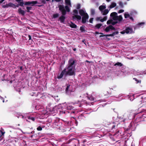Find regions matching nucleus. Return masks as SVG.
<instances>
[{"label":"nucleus","instance_id":"f257e3e1","mask_svg":"<svg viewBox=\"0 0 146 146\" xmlns=\"http://www.w3.org/2000/svg\"><path fill=\"white\" fill-rule=\"evenodd\" d=\"M76 62V60L73 58L69 59L67 66L62 72L60 75L58 76V79L62 78L64 75L72 76L75 75V63Z\"/></svg>","mask_w":146,"mask_h":146},{"label":"nucleus","instance_id":"f03ea898","mask_svg":"<svg viewBox=\"0 0 146 146\" xmlns=\"http://www.w3.org/2000/svg\"><path fill=\"white\" fill-rule=\"evenodd\" d=\"M117 15V13L115 12L111 13L110 16L111 17L112 19L108 20L107 22V24H111L112 25H114L117 23L118 22L121 21L123 19L122 16L120 15L118 16Z\"/></svg>","mask_w":146,"mask_h":146},{"label":"nucleus","instance_id":"7ed1b4c3","mask_svg":"<svg viewBox=\"0 0 146 146\" xmlns=\"http://www.w3.org/2000/svg\"><path fill=\"white\" fill-rule=\"evenodd\" d=\"M59 7V10L61 11L62 15L59 17V20L61 23H64L65 19V17L64 15L66 14V11L63 5H60Z\"/></svg>","mask_w":146,"mask_h":146},{"label":"nucleus","instance_id":"20e7f679","mask_svg":"<svg viewBox=\"0 0 146 146\" xmlns=\"http://www.w3.org/2000/svg\"><path fill=\"white\" fill-rule=\"evenodd\" d=\"M134 31H133V28L131 27H127L125 29L120 32V33L122 34L125 33L127 34H130L134 33Z\"/></svg>","mask_w":146,"mask_h":146},{"label":"nucleus","instance_id":"39448f33","mask_svg":"<svg viewBox=\"0 0 146 146\" xmlns=\"http://www.w3.org/2000/svg\"><path fill=\"white\" fill-rule=\"evenodd\" d=\"M73 16L72 17L74 19H77L78 20H80L81 19V17L80 15H78V11L76 10H74L73 11Z\"/></svg>","mask_w":146,"mask_h":146},{"label":"nucleus","instance_id":"423d86ee","mask_svg":"<svg viewBox=\"0 0 146 146\" xmlns=\"http://www.w3.org/2000/svg\"><path fill=\"white\" fill-rule=\"evenodd\" d=\"M37 3V2L36 1H32L26 2L24 4L25 5H31L33 6L34 5L36 4Z\"/></svg>","mask_w":146,"mask_h":146},{"label":"nucleus","instance_id":"0eeeda50","mask_svg":"<svg viewBox=\"0 0 146 146\" xmlns=\"http://www.w3.org/2000/svg\"><path fill=\"white\" fill-rule=\"evenodd\" d=\"M79 13L82 16L88 15L87 13H86V11L82 9L79 10Z\"/></svg>","mask_w":146,"mask_h":146},{"label":"nucleus","instance_id":"6e6552de","mask_svg":"<svg viewBox=\"0 0 146 146\" xmlns=\"http://www.w3.org/2000/svg\"><path fill=\"white\" fill-rule=\"evenodd\" d=\"M114 29V28L111 25H109V26L107 27L105 30L106 32H108L111 30Z\"/></svg>","mask_w":146,"mask_h":146},{"label":"nucleus","instance_id":"1a4fd4ad","mask_svg":"<svg viewBox=\"0 0 146 146\" xmlns=\"http://www.w3.org/2000/svg\"><path fill=\"white\" fill-rule=\"evenodd\" d=\"M88 15H86L82 16V22L83 23H85L86 22L87 20L88 19Z\"/></svg>","mask_w":146,"mask_h":146},{"label":"nucleus","instance_id":"9d476101","mask_svg":"<svg viewBox=\"0 0 146 146\" xmlns=\"http://www.w3.org/2000/svg\"><path fill=\"white\" fill-rule=\"evenodd\" d=\"M101 19L100 17H97L96 20L97 21H100L101 22H103L104 21H106L107 19V17L106 16L104 17L103 19Z\"/></svg>","mask_w":146,"mask_h":146},{"label":"nucleus","instance_id":"9b49d317","mask_svg":"<svg viewBox=\"0 0 146 146\" xmlns=\"http://www.w3.org/2000/svg\"><path fill=\"white\" fill-rule=\"evenodd\" d=\"M109 10L108 9H106L104 11H103L101 12L102 15H106L109 12Z\"/></svg>","mask_w":146,"mask_h":146},{"label":"nucleus","instance_id":"f8f14e48","mask_svg":"<svg viewBox=\"0 0 146 146\" xmlns=\"http://www.w3.org/2000/svg\"><path fill=\"white\" fill-rule=\"evenodd\" d=\"M18 12L19 14H21L23 15H24L25 13V11L22 10L21 8H19L18 9Z\"/></svg>","mask_w":146,"mask_h":146},{"label":"nucleus","instance_id":"ddd939ff","mask_svg":"<svg viewBox=\"0 0 146 146\" xmlns=\"http://www.w3.org/2000/svg\"><path fill=\"white\" fill-rule=\"evenodd\" d=\"M106 8V7L105 5H101L99 7V9L101 12H102Z\"/></svg>","mask_w":146,"mask_h":146},{"label":"nucleus","instance_id":"4468645a","mask_svg":"<svg viewBox=\"0 0 146 146\" xmlns=\"http://www.w3.org/2000/svg\"><path fill=\"white\" fill-rule=\"evenodd\" d=\"M17 2L19 3V5L21 6H23L24 3L23 1V0H15Z\"/></svg>","mask_w":146,"mask_h":146},{"label":"nucleus","instance_id":"2eb2a0df","mask_svg":"<svg viewBox=\"0 0 146 146\" xmlns=\"http://www.w3.org/2000/svg\"><path fill=\"white\" fill-rule=\"evenodd\" d=\"M116 5V4L114 2H112L111 3V5L109 6V8L110 9H111L115 7Z\"/></svg>","mask_w":146,"mask_h":146},{"label":"nucleus","instance_id":"dca6fc26","mask_svg":"<svg viewBox=\"0 0 146 146\" xmlns=\"http://www.w3.org/2000/svg\"><path fill=\"white\" fill-rule=\"evenodd\" d=\"M8 4V7H12L13 8H15L16 7H18V6H16L14 4L11 3H9Z\"/></svg>","mask_w":146,"mask_h":146},{"label":"nucleus","instance_id":"f3484780","mask_svg":"<svg viewBox=\"0 0 146 146\" xmlns=\"http://www.w3.org/2000/svg\"><path fill=\"white\" fill-rule=\"evenodd\" d=\"M65 2L66 5L71 7L70 0H65Z\"/></svg>","mask_w":146,"mask_h":146},{"label":"nucleus","instance_id":"a211bd4d","mask_svg":"<svg viewBox=\"0 0 146 146\" xmlns=\"http://www.w3.org/2000/svg\"><path fill=\"white\" fill-rule=\"evenodd\" d=\"M70 26L72 28H76V25L75 24H74L73 23H71L70 24Z\"/></svg>","mask_w":146,"mask_h":146},{"label":"nucleus","instance_id":"6ab92c4d","mask_svg":"<svg viewBox=\"0 0 146 146\" xmlns=\"http://www.w3.org/2000/svg\"><path fill=\"white\" fill-rule=\"evenodd\" d=\"M124 17L125 19H127L130 17V15L127 12H126L124 14Z\"/></svg>","mask_w":146,"mask_h":146},{"label":"nucleus","instance_id":"aec40b11","mask_svg":"<svg viewBox=\"0 0 146 146\" xmlns=\"http://www.w3.org/2000/svg\"><path fill=\"white\" fill-rule=\"evenodd\" d=\"M102 25V24H98L95 26V27L97 29H99L100 28Z\"/></svg>","mask_w":146,"mask_h":146},{"label":"nucleus","instance_id":"412c9836","mask_svg":"<svg viewBox=\"0 0 146 146\" xmlns=\"http://www.w3.org/2000/svg\"><path fill=\"white\" fill-rule=\"evenodd\" d=\"M91 14L92 15H94L95 14V10L94 9H92L90 10Z\"/></svg>","mask_w":146,"mask_h":146},{"label":"nucleus","instance_id":"4be33fe9","mask_svg":"<svg viewBox=\"0 0 146 146\" xmlns=\"http://www.w3.org/2000/svg\"><path fill=\"white\" fill-rule=\"evenodd\" d=\"M64 8L66 9V11L68 12H69L70 11V9L68 6H66Z\"/></svg>","mask_w":146,"mask_h":146},{"label":"nucleus","instance_id":"5701e85b","mask_svg":"<svg viewBox=\"0 0 146 146\" xmlns=\"http://www.w3.org/2000/svg\"><path fill=\"white\" fill-rule=\"evenodd\" d=\"M116 65L119 66H121L122 65V64L120 62H117L116 63L114 64V66H116Z\"/></svg>","mask_w":146,"mask_h":146},{"label":"nucleus","instance_id":"b1692460","mask_svg":"<svg viewBox=\"0 0 146 146\" xmlns=\"http://www.w3.org/2000/svg\"><path fill=\"white\" fill-rule=\"evenodd\" d=\"M114 36L113 35V33H112V34H110V35H104V36ZM102 36H100V37H101Z\"/></svg>","mask_w":146,"mask_h":146},{"label":"nucleus","instance_id":"393cba45","mask_svg":"<svg viewBox=\"0 0 146 146\" xmlns=\"http://www.w3.org/2000/svg\"><path fill=\"white\" fill-rule=\"evenodd\" d=\"M119 6L121 7V8H123V3L121 1H119L118 3Z\"/></svg>","mask_w":146,"mask_h":146},{"label":"nucleus","instance_id":"a878e982","mask_svg":"<svg viewBox=\"0 0 146 146\" xmlns=\"http://www.w3.org/2000/svg\"><path fill=\"white\" fill-rule=\"evenodd\" d=\"M87 97L88 99L90 100L93 101V100H94V98L92 97V96H90V97H89V96H87Z\"/></svg>","mask_w":146,"mask_h":146},{"label":"nucleus","instance_id":"bb28decb","mask_svg":"<svg viewBox=\"0 0 146 146\" xmlns=\"http://www.w3.org/2000/svg\"><path fill=\"white\" fill-rule=\"evenodd\" d=\"M53 17L54 18H56L58 17L59 16V14H53Z\"/></svg>","mask_w":146,"mask_h":146},{"label":"nucleus","instance_id":"cd10ccee","mask_svg":"<svg viewBox=\"0 0 146 146\" xmlns=\"http://www.w3.org/2000/svg\"><path fill=\"white\" fill-rule=\"evenodd\" d=\"M80 30L82 31H85V28L84 26H82L80 27Z\"/></svg>","mask_w":146,"mask_h":146},{"label":"nucleus","instance_id":"c85d7f7f","mask_svg":"<svg viewBox=\"0 0 146 146\" xmlns=\"http://www.w3.org/2000/svg\"><path fill=\"white\" fill-rule=\"evenodd\" d=\"M26 8L27 10V12H29V10H31L32 8V7H27Z\"/></svg>","mask_w":146,"mask_h":146},{"label":"nucleus","instance_id":"c756f323","mask_svg":"<svg viewBox=\"0 0 146 146\" xmlns=\"http://www.w3.org/2000/svg\"><path fill=\"white\" fill-rule=\"evenodd\" d=\"M70 87V85H69L67 86L66 89V92H68L69 91H70V90L69 89V88Z\"/></svg>","mask_w":146,"mask_h":146},{"label":"nucleus","instance_id":"7c9ffc66","mask_svg":"<svg viewBox=\"0 0 146 146\" xmlns=\"http://www.w3.org/2000/svg\"><path fill=\"white\" fill-rule=\"evenodd\" d=\"M27 118L28 119L31 120H32L33 121H34L35 120V119L33 117H30L29 116V117H28Z\"/></svg>","mask_w":146,"mask_h":146},{"label":"nucleus","instance_id":"2f4dec72","mask_svg":"<svg viewBox=\"0 0 146 146\" xmlns=\"http://www.w3.org/2000/svg\"><path fill=\"white\" fill-rule=\"evenodd\" d=\"M66 108L68 110H71L72 108V107L70 106H68Z\"/></svg>","mask_w":146,"mask_h":146},{"label":"nucleus","instance_id":"473e14b6","mask_svg":"<svg viewBox=\"0 0 146 146\" xmlns=\"http://www.w3.org/2000/svg\"><path fill=\"white\" fill-rule=\"evenodd\" d=\"M2 7L3 8H8V4H6V5H3L2 6Z\"/></svg>","mask_w":146,"mask_h":146},{"label":"nucleus","instance_id":"72a5a7b5","mask_svg":"<svg viewBox=\"0 0 146 146\" xmlns=\"http://www.w3.org/2000/svg\"><path fill=\"white\" fill-rule=\"evenodd\" d=\"M80 7V4H77L76 7V8L77 9H79Z\"/></svg>","mask_w":146,"mask_h":146},{"label":"nucleus","instance_id":"f704fd0d","mask_svg":"<svg viewBox=\"0 0 146 146\" xmlns=\"http://www.w3.org/2000/svg\"><path fill=\"white\" fill-rule=\"evenodd\" d=\"M37 129L38 131H41L42 130V128L40 126H39L37 128Z\"/></svg>","mask_w":146,"mask_h":146},{"label":"nucleus","instance_id":"c9c22d12","mask_svg":"<svg viewBox=\"0 0 146 146\" xmlns=\"http://www.w3.org/2000/svg\"><path fill=\"white\" fill-rule=\"evenodd\" d=\"M124 10L121 9V10H120L118 12V13H123V12H124Z\"/></svg>","mask_w":146,"mask_h":146},{"label":"nucleus","instance_id":"e433bc0d","mask_svg":"<svg viewBox=\"0 0 146 146\" xmlns=\"http://www.w3.org/2000/svg\"><path fill=\"white\" fill-rule=\"evenodd\" d=\"M41 2L44 4L46 3V1L45 0H41Z\"/></svg>","mask_w":146,"mask_h":146},{"label":"nucleus","instance_id":"4c0bfd02","mask_svg":"<svg viewBox=\"0 0 146 146\" xmlns=\"http://www.w3.org/2000/svg\"><path fill=\"white\" fill-rule=\"evenodd\" d=\"M93 20V18H91V19H90V20H89L90 23H92Z\"/></svg>","mask_w":146,"mask_h":146},{"label":"nucleus","instance_id":"58836bf2","mask_svg":"<svg viewBox=\"0 0 146 146\" xmlns=\"http://www.w3.org/2000/svg\"><path fill=\"white\" fill-rule=\"evenodd\" d=\"M118 32H114L113 33V35L114 36L115 35H117L118 34Z\"/></svg>","mask_w":146,"mask_h":146},{"label":"nucleus","instance_id":"ea45409f","mask_svg":"<svg viewBox=\"0 0 146 146\" xmlns=\"http://www.w3.org/2000/svg\"><path fill=\"white\" fill-rule=\"evenodd\" d=\"M134 13H135V14H137V12L135 11H134L131 12V14L133 15Z\"/></svg>","mask_w":146,"mask_h":146},{"label":"nucleus","instance_id":"a19ab883","mask_svg":"<svg viewBox=\"0 0 146 146\" xmlns=\"http://www.w3.org/2000/svg\"><path fill=\"white\" fill-rule=\"evenodd\" d=\"M28 37H29V40H31V36L30 35H28Z\"/></svg>","mask_w":146,"mask_h":146},{"label":"nucleus","instance_id":"79ce46f5","mask_svg":"<svg viewBox=\"0 0 146 146\" xmlns=\"http://www.w3.org/2000/svg\"><path fill=\"white\" fill-rule=\"evenodd\" d=\"M1 134H2V135H3L5 133V132H2V131H1Z\"/></svg>","mask_w":146,"mask_h":146},{"label":"nucleus","instance_id":"37998d69","mask_svg":"<svg viewBox=\"0 0 146 146\" xmlns=\"http://www.w3.org/2000/svg\"><path fill=\"white\" fill-rule=\"evenodd\" d=\"M5 0H1L0 1V3H2Z\"/></svg>","mask_w":146,"mask_h":146},{"label":"nucleus","instance_id":"c03bdc74","mask_svg":"<svg viewBox=\"0 0 146 146\" xmlns=\"http://www.w3.org/2000/svg\"><path fill=\"white\" fill-rule=\"evenodd\" d=\"M144 24V23H139V25H140L141 24H143V25Z\"/></svg>","mask_w":146,"mask_h":146},{"label":"nucleus","instance_id":"a18cd8bd","mask_svg":"<svg viewBox=\"0 0 146 146\" xmlns=\"http://www.w3.org/2000/svg\"><path fill=\"white\" fill-rule=\"evenodd\" d=\"M129 18L131 19L132 20H133V18L132 17H129Z\"/></svg>","mask_w":146,"mask_h":146},{"label":"nucleus","instance_id":"49530a36","mask_svg":"<svg viewBox=\"0 0 146 146\" xmlns=\"http://www.w3.org/2000/svg\"><path fill=\"white\" fill-rule=\"evenodd\" d=\"M143 73L145 74H146V70L143 72Z\"/></svg>","mask_w":146,"mask_h":146},{"label":"nucleus","instance_id":"de8ad7c7","mask_svg":"<svg viewBox=\"0 0 146 146\" xmlns=\"http://www.w3.org/2000/svg\"><path fill=\"white\" fill-rule=\"evenodd\" d=\"M96 33L97 34H99V32H96Z\"/></svg>","mask_w":146,"mask_h":146},{"label":"nucleus","instance_id":"09e8293b","mask_svg":"<svg viewBox=\"0 0 146 146\" xmlns=\"http://www.w3.org/2000/svg\"><path fill=\"white\" fill-rule=\"evenodd\" d=\"M107 1L109 2L110 1V0H106Z\"/></svg>","mask_w":146,"mask_h":146},{"label":"nucleus","instance_id":"8fccbe9b","mask_svg":"<svg viewBox=\"0 0 146 146\" xmlns=\"http://www.w3.org/2000/svg\"><path fill=\"white\" fill-rule=\"evenodd\" d=\"M73 50L74 51H75L76 50V48H74L73 49Z\"/></svg>","mask_w":146,"mask_h":146},{"label":"nucleus","instance_id":"3c124183","mask_svg":"<svg viewBox=\"0 0 146 146\" xmlns=\"http://www.w3.org/2000/svg\"><path fill=\"white\" fill-rule=\"evenodd\" d=\"M134 79L135 80V81H137V79L135 78H134Z\"/></svg>","mask_w":146,"mask_h":146},{"label":"nucleus","instance_id":"603ef678","mask_svg":"<svg viewBox=\"0 0 146 146\" xmlns=\"http://www.w3.org/2000/svg\"><path fill=\"white\" fill-rule=\"evenodd\" d=\"M100 34H101V35H103L104 34H103V33H100Z\"/></svg>","mask_w":146,"mask_h":146},{"label":"nucleus","instance_id":"864d4df0","mask_svg":"<svg viewBox=\"0 0 146 146\" xmlns=\"http://www.w3.org/2000/svg\"><path fill=\"white\" fill-rule=\"evenodd\" d=\"M49 0H46V1H48Z\"/></svg>","mask_w":146,"mask_h":146},{"label":"nucleus","instance_id":"5fc2aeb1","mask_svg":"<svg viewBox=\"0 0 146 146\" xmlns=\"http://www.w3.org/2000/svg\"><path fill=\"white\" fill-rule=\"evenodd\" d=\"M3 102H4V100H3Z\"/></svg>","mask_w":146,"mask_h":146},{"label":"nucleus","instance_id":"6e6d98bb","mask_svg":"<svg viewBox=\"0 0 146 146\" xmlns=\"http://www.w3.org/2000/svg\"><path fill=\"white\" fill-rule=\"evenodd\" d=\"M23 117H24L23 116H22V118H23Z\"/></svg>","mask_w":146,"mask_h":146},{"label":"nucleus","instance_id":"4d7b16f0","mask_svg":"<svg viewBox=\"0 0 146 146\" xmlns=\"http://www.w3.org/2000/svg\"><path fill=\"white\" fill-rule=\"evenodd\" d=\"M0 98H2V97H1V96H0Z\"/></svg>","mask_w":146,"mask_h":146},{"label":"nucleus","instance_id":"13d9d810","mask_svg":"<svg viewBox=\"0 0 146 146\" xmlns=\"http://www.w3.org/2000/svg\"><path fill=\"white\" fill-rule=\"evenodd\" d=\"M127 0L128 1H129V0Z\"/></svg>","mask_w":146,"mask_h":146},{"label":"nucleus","instance_id":"bf43d9fd","mask_svg":"<svg viewBox=\"0 0 146 146\" xmlns=\"http://www.w3.org/2000/svg\"><path fill=\"white\" fill-rule=\"evenodd\" d=\"M19 125H19V124H18V125H19Z\"/></svg>","mask_w":146,"mask_h":146}]
</instances>
